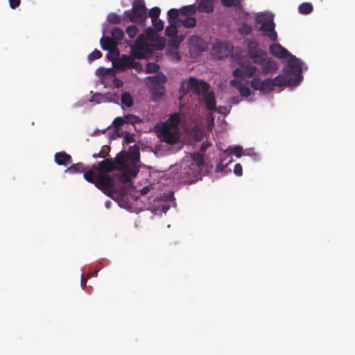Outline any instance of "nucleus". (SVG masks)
I'll return each instance as SVG.
<instances>
[{"label": "nucleus", "mask_w": 355, "mask_h": 355, "mask_svg": "<svg viewBox=\"0 0 355 355\" xmlns=\"http://www.w3.org/2000/svg\"><path fill=\"white\" fill-rule=\"evenodd\" d=\"M204 168L203 155L193 153L189 159L182 162L178 179L180 182L191 184L201 179V171Z\"/></svg>", "instance_id": "nucleus-1"}, {"label": "nucleus", "mask_w": 355, "mask_h": 355, "mask_svg": "<svg viewBox=\"0 0 355 355\" xmlns=\"http://www.w3.org/2000/svg\"><path fill=\"white\" fill-rule=\"evenodd\" d=\"M124 18L139 25H142L148 18L144 0H134L132 9L123 13Z\"/></svg>", "instance_id": "nucleus-2"}, {"label": "nucleus", "mask_w": 355, "mask_h": 355, "mask_svg": "<svg viewBox=\"0 0 355 355\" xmlns=\"http://www.w3.org/2000/svg\"><path fill=\"white\" fill-rule=\"evenodd\" d=\"M209 85L203 80H199L194 77H190L189 79L184 80L181 83L180 92L183 94L193 93L195 95L200 96L209 91Z\"/></svg>", "instance_id": "nucleus-3"}, {"label": "nucleus", "mask_w": 355, "mask_h": 355, "mask_svg": "<svg viewBox=\"0 0 355 355\" xmlns=\"http://www.w3.org/2000/svg\"><path fill=\"white\" fill-rule=\"evenodd\" d=\"M256 21L261 24L259 29L264 32V36L268 37L272 42L277 40V33L275 30V24L271 14H259L256 17Z\"/></svg>", "instance_id": "nucleus-4"}, {"label": "nucleus", "mask_w": 355, "mask_h": 355, "mask_svg": "<svg viewBox=\"0 0 355 355\" xmlns=\"http://www.w3.org/2000/svg\"><path fill=\"white\" fill-rule=\"evenodd\" d=\"M290 58L283 71L285 75L289 77L294 85H297L302 79L301 62L293 55Z\"/></svg>", "instance_id": "nucleus-5"}, {"label": "nucleus", "mask_w": 355, "mask_h": 355, "mask_svg": "<svg viewBox=\"0 0 355 355\" xmlns=\"http://www.w3.org/2000/svg\"><path fill=\"white\" fill-rule=\"evenodd\" d=\"M248 55L252 62L261 65L268 58L267 52L259 48V44L254 40L248 41L247 43Z\"/></svg>", "instance_id": "nucleus-6"}, {"label": "nucleus", "mask_w": 355, "mask_h": 355, "mask_svg": "<svg viewBox=\"0 0 355 355\" xmlns=\"http://www.w3.org/2000/svg\"><path fill=\"white\" fill-rule=\"evenodd\" d=\"M94 185L105 194L110 196V190L114 187L115 183L110 175L97 173Z\"/></svg>", "instance_id": "nucleus-7"}, {"label": "nucleus", "mask_w": 355, "mask_h": 355, "mask_svg": "<svg viewBox=\"0 0 355 355\" xmlns=\"http://www.w3.org/2000/svg\"><path fill=\"white\" fill-rule=\"evenodd\" d=\"M93 168L96 169L98 173L100 174H108V173L114 171L117 168L116 165L112 159H105L100 162L97 166L94 164Z\"/></svg>", "instance_id": "nucleus-8"}, {"label": "nucleus", "mask_w": 355, "mask_h": 355, "mask_svg": "<svg viewBox=\"0 0 355 355\" xmlns=\"http://www.w3.org/2000/svg\"><path fill=\"white\" fill-rule=\"evenodd\" d=\"M171 129L166 126L162 127L160 139L168 144H175L178 139L177 132Z\"/></svg>", "instance_id": "nucleus-9"}, {"label": "nucleus", "mask_w": 355, "mask_h": 355, "mask_svg": "<svg viewBox=\"0 0 355 355\" xmlns=\"http://www.w3.org/2000/svg\"><path fill=\"white\" fill-rule=\"evenodd\" d=\"M269 52L273 56L278 58L291 57L292 54L279 44H272L269 46Z\"/></svg>", "instance_id": "nucleus-10"}, {"label": "nucleus", "mask_w": 355, "mask_h": 355, "mask_svg": "<svg viewBox=\"0 0 355 355\" xmlns=\"http://www.w3.org/2000/svg\"><path fill=\"white\" fill-rule=\"evenodd\" d=\"M100 43L103 49L108 51L110 53H115L116 51L117 55H119L117 42L111 37L103 36L100 40Z\"/></svg>", "instance_id": "nucleus-11"}, {"label": "nucleus", "mask_w": 355, "mask_h": 355, "mask_svg": "<svg viewBox=\"0 0 355 355\" xmlns=\"http://www.w3.org/2000/svg\"><path fill=\"white\" fill-rule=\"evenodd\" d=\"M261 66V73L265 75L274 73L277 70V64L271 58H268Z\"/></svg>", "instance_id": "nucleus-12"}, {"label": "nucleus", "mask_w": 355, "mask_h": 355, "mask_svg": "<svg viewBox=\"0 0 355 355\" xmlns=\"http://www.w3.org/2000/svg\"><path fill=\"white\" fill-rule=\"evenodd\" d=\"M202 102L204 103L205 107L209 111H216V98L213 92H207L202 94Z\"/></svg>", "instance_id": "nucleus-13"}, {"label": "nucleus", "mask_w": 355, "mask_h": 355, "mask_svg": "<svg viewBox=\"0 0 355 355\" xmlns=\"http://www.w3.org/2000/svg\"><path fill=\"white\" fill-rule=\"evenodd\" d=\"M232 149H227L222 153L220 156V162L216 165L217 171H224L227 164L232 162Z\"/></svg>", "instance_id": "nucleus-14"}, {"label": "nucleus", "mask_w": 355, "mask_h": 355, "mask_svg": "<svg viewBox=\"0 0 355 355\" xmlns=\"http://www.w3.org/2000/svg\"><path fill=\"white\" fill-rule=\"evenodd\" d=\"M54 160L58 165L67 166L72 162V157L67 153L61 151L55 154Z\"/></svg>", "instance_id": "nucleus-15"}, {"label": "nucleus", "mask_w": 355, "mask_h": 355, "mask_svg": "<svg viewBox=\"0 0 355 355\" xmlns=\"http://www.w3.org/2000/svg\"><path fill=\"white\" fill-rule=\"evenodd\" d=\"M132 57L123 55L120 58H119L117 60H116L114 62H113L114 67L116 69L123 70L126 68H129L130 62L132 61Z\"/></svg>", "instance_id": "nucleus-16"}, {"label": "nucleus", "mask_w": 355, "mask_h": 355, "mask_svg": "<svg viewBox=\"0 0 355 355\" xmlns=\"http://www.w3.org/2000/svg\"><path fill=\"white\" fill-rule=\"evenodd\" d=\"M180 123V116L178 112L171 114L168 119L165 123L162 124V126H166L169 128L176 129Z\"/></svg>", "instance_id": "nucleus-17"}, {"label": "nucleus", "mask_w": 355, "mask_h": 355, "mask_svg": "<svg viewBox=\"0 0 355 355\" xmlns=\"http://www.w3.org/2000/svg\"><path fill=\"white\" fill-rule=\"evenodd\" d=\"M196 8L200 12L211 13L214 10V3L211 0H201Z\"/></svg>", "instance_id": "nucleus-18"}, {"label": "nucleus", "mask_w": 355, "mask_h": 355, "mask_svg": "<svg viewBox=\"0 0 355 355\" xmlns=\"http://www.w3.org/2000/svg\"><path fill=\"white\" fill-rule=\"evenodd\" d=\"M273 86L282 87L284 85H295L286 75H279L272 79Z\"/></svg>", "instance_id": "nucleus-19"}, {"label": "nucleus", "mask_w": 355, "mask_h": 355, "mask_svg": "<svg viewBox=\"0 0 355 355\" xmlns=\"http://www.w3.org/2000/svg\"><path fill=\"white\" fill-rule=\"evenodd\" d=\"M85 166L83 164L78 162L76 164H73L70 166L67 167L64 172L66 173L75 174V173H81L85 172Z\"/></svg>", "instance_id": "nucleus-20"}, {"label": "nucleus", "mask_w": 355, "mask_h": 355, "mask_svg": "<svg viewBox=\"0 0 355 355\" xmlns=\"http://www.w3.org/2000/svg\"><path fill=\"white\" fill-rule=\"evenodd\" d=\"M180 14L186 17H191L197 12V8L195 4L184 6L180 9Z\"/></svg>", "instance_id": "nucleus-21"}, {"label": "nucleus", "mask_w": 355, "mask_h": 355, "mask_svg": "<svg viewBox=\"0 0 355 355\" xmlns=\"http://www.w3.org/2000/svg\"><path fill=\"white\" fill-rule=\"evenodd\" d=\"M181 24L187 28H191L196 26L197 20L194 17H186L185 18H180L179 19Z\"/></svg>", "instance_id": "nucleus-22"}, {"label": "nucleus", "mask_w": 355, "mask_h": 355, "mask_svg": "<svg viewBox=\"0 0 355 355\" xmlns=\"http://www.w3.org/2000/svg\"><path fill=\"white\" fill-rule=\"evenodd\" d=\"M97 171L96 169H94L93 168V166L90 169L86 170L85 168L84 173V178L89 182L95 184L96 180V174H95V172Z\"/></svg>", "instance_id": "nucleus-23"}, {"label": "nucleus", "mask_w": 355, "mask_h": 355, "mask_svg": "<svg viewBox=\"0 0 355 355\" xmlns=\"http://www.w3.org/2000/svg\"><path fill=\"white\" fill-rule=\"evenodd\" d=\"M112 38L116 41L117 44L123 40L124 37V32L122 29L119 27L114 28L111 32Z\"/></svg>", "instance_id": "nucleus-24"}, {"label": "nucleus", "mask_w": 355, "mask_h": 355, "mask_svg": "<svg viewBox=\"0 0 355 355\" xmlns=\"http://www.w3.org/2000/svg\"><path fill=\"white\" fill-rule=\"evenodd\" d=\"M221 4L227 8L235 7L237 8H242V3L241 0H220Z\"/></svg>", "instance_id": "nucleus-25"}, {"label": "nucleus", "mask_w": 355, "mask_h": 355, "mask_svg": "<svg viewBox=\"0 0 355 355\" xmlns=\"http://www.w3.org/2000/svg\"><path fill=\"white\" fill-rule=\"evenodd\" d=\"M313 7L310 3H302L298 7V11L302 15H309L312 12Z\"/></svg>", "instance_id": "nucleus-26"}, {"label": "nucleus", "mask_w": 355, "mask_h": 355, "mask_svg": "<svg viewBox=\"0 0 355 355\" xmlns=\"http://www.w3.org/2000/svg\"><path fill=\"white\" fill-rule=\"evenodd\" d=\"M122 105L127 107H130L133 105V101L131 95L128 92H124L121 94V98Z\"/></svg>", "instance_id": "nucleus-27"}, {"label": "nucleus", "mask_w": 355, "mask_h": 355, "mask_svg": "<svg viewBox=\"0 0 355 355\" xmlns=\"http://www.w3.org/2000/svg\"><path fill=\"white\" fill-rule=\"evenodd\" d=\"M135 47L139 50H146L147 44L143 35H139L135 40Z\"/></svg>", "instance_id": "nucleus-28"}, {"label": "nucleus", "mask_w": 355, "mask_h": 355, "mask_svg": "<svg viewBox=\"0 0 355 355\" xmlns=\"http://www.w3.org/2000/svg\"><path fill=\"white\" fill-rule=\"evenodd\" d=\"M243 71L245 76L251 78L256 73L257 67L252 64H248L243 67Z\"/></svg>", "instance_id": "nucleus-29"}, {"label": "nucleus", "mask_w": 355, "mask_h": 355, "mask_svg": "<svg viewBox=\"0 0 355 355\" xmlns=\"http://www.w3.org/2000/svg\"><path fill=\"white\" fill-rule=\"evenodd\" d=\"M139 32V29L135 24L130 25L126 27L125 33L130 39H133Z\"/></svg>", "instance_id": "nucleus-30"}, {"label": "nucleus", "mask_w": 355, "mask_h": 355, "mask_svg": "<svg viewBox=\"0 0 355 355\" xmlns=\"http://www.w3.org/2000/svg\"><path fill=\"white\" fill-rule=\"evenodd\" d=\"M125 118V123H130V124H132V125H135V124H137V123H139L141 122V119L136 116V115H134V114H127L124 116Z\"/></svg>", "instance_id": "nucleus-31"}, {"label": "nucleus", "mask_w": 355, "mask_h": 355, "mask_svg": "<svg viewBox=\"0 0 355 355\" xmlns=\"http://www.w3.org/2000/svg\"><path fill=\"white\" fill-rule=\"evenodd\" d=\"M178 33V28L175 24H170L165 29V34L168 37H174Z\"/></svg>", "instance_id": "nucleus-32"}, {"label": "nucleus", "mask_w": 355, "mask_h": 355, "mask_svg": "<svg viewBox=\"0 0 355 355\" xmlns=\"http://www.w3.org/2000/svg\"><path fill=\"white\" fill-rule=\"evenodd\" d=\"M252 31V26L247 24V23H243L241 24L239 31L241 35H249L251 33Z\"/></svg>", "instance_id": "nucleus-33"}, {"label": "nucleus", "mask_w": 355, "mask_h": 355, "mask_svg": "<svg viewBox=\"0 0 355 355\" xmlns=\"http://www.w3.org/2000/svg\"><path fill=\"white\" fill-rule=\"evenodd\" d=\"M161 10L158 7H153L149 10L148 15L152 19V22H155L157 19H159V16L160 15Z\"/></svg>", "instance_id": "nucleus-34"}, {"label": "nucleus", "mask_w": 355, "mask_h": 355, "mask_svg": "<svg viewBox=\"0 0 355 355\" xmlns=\"http://www.w3.org/2000/svg\"><path fill=\"white\" fill-rule=\"evenodd\" d=\"M274 86L272 79L267 78L263 80V90L261 92H271L273 90Z\"/></svg>", "instance_id": "nucleus-35"}, {"label": "nucleus", "mask_w": 355, "mask_h": 355, "mask_svg": "<svg viewBox=\"0 0 355 355\" xmlns=\"http://www.w3.org/2000/svg\"><path fill=\"white\" fill-rule=\"evenodd\" d=\"M251 87L255 90H263V80L259 78H253L251 80Z\"/></svg>", "instance_id": "nucleus-36"}, {"label": "nucleus", "mask_w": 355, "mask_h": 355, "mask_svg": "<svg viewBox=\"0 0 355 355\" xmlns=\"http://www.w3.org/2000/svg\"><path fill=\"white\" fill-rule=\"evenodd\" d=\"M159 67L157 64L155 62H149L147 64L146 67V73H156L159 71Z\"/></svg>", "instance_id": "nucleus-37"}, {"label": "nucleus", "mask_w": 355, "mask_h": 355, "mask_svg": "<svg viewBox=\"0 0 355 355\" xmlns=\"http://www.w3.org/2000/svg\"><path fill=\"white\" fill-rule=\"evenodd\" d=\"M107 21L110 23L118 24L121 23V18L119 15L116 13H111L107 17Z\"/></svg>", "instance_id": "nucleus-38"}, {"label": "nucleus", "mask_w": 355, "mask_h": 355, "mask_svg": "<svg viewBox=\"0 0 355 355\" xmlns=\"http://www.w3.org/2000/svg\"><path fill=\"white\" fill-rule=\"evenodd\" d=\"M125 123V118L119 116L114 119L112 125L115 129H119Z\"/></svg>", "instance_id": "nucleus-39"}, {"label": "nucleus", "mask_w": 355, "mask_h": 355, "mask_svg": "<svg viewBox=\"0 0 355 355\" xmlns=\"http://www.w3.org/2000/svg\"><path fill=\"white\" fill-rule=\"evenodd\" d=\"M238 90L239 91L241 96L243 97H248L251 94V92L249 87L244 85H243L240 88H239Z\"/></svg>", "instance_id": "nucleus-40"}, {"label": "nucleus", "mask_w": 355, "mask_h": 355, "mask_svg": "<svg viewBox=\"0 0 355 355\" xmlns=\"http://www.w3.org/2000/svg\"><path fill=\"white\" fill-rule=\"evenodd\" d=\"M115 163V164H118L119 166H123L125 162V158L123 155L121 153H119L115 157L114 159L113 160Z\"/></svg>", "instance_id": "nucleus-41"}, {"label": "nucleus", "mask_w": 355, "mask_h": 355, "mask_svg": "<svg viewBox=\"0 0 355 355\" xmlns=\"http://www.w3.org/2000/svg\"><path fill=\"white\" fill-rule=\"evenodd\" d=\"M180 14V10L171 8L168 11V17L171 19H176Z\"/></svg>", "instance_id": "nucleus-42"}, {"label": "nucleus", "mask_w": 355, "mask_h": 355, "mask_svg": "<svg viewBox=\"0 0 355 355\" xmlns=\"http://www.w3.org/2000/svg\"><path fill=\"white\" fill-rule=\"evenodd\" d=\"M102 57V53L99 50H94L92 53H91L88 57V59L90 62L99 59Z\"/></svg>", "instance_id": "nucleus-43"}, {"label": "nucleus", "mask_w": 355, "mask_h": 355, "mask_svg": "<svg viewBox=\"0 0 355 355\" xmlns=\"http://www.w3.org/2000/svg\"><path fill=\"white\" fill-rule=\"evenodd\" d=\"M129 68L135 69L137 71L140 72L142 70V65L139 62L135 61L132 58Z\"/></svg>", "instance_id": "nucleus-44"}, {"label": "nucleus", "mask_w": 355, "mask_h": 355, "mask_svg": "<svg viewBox=\"0 0 355 355\" xmlns=\"http://www.w3.org/2000/svg\"><path fill=\"white\" fill-rule=\"evenodd\" d=\"M153 27L157 31H161L164 29V22L159 19H157L155 22H152Z\"/></svg>", "instance_id": "nucleus-45"}, {"label": "nucleus", "mask_w": 355, "mask_h": 355, "mask_svg": "<svg viewBox=\"0 0 355 355\" xmlns=\"http://www.w3.org/2000/svg\"><path fill=\"white\" fill-rule=\"evenodd\" d=\"M216 49H219L220 51H223V50L225 51L223 54H218L217 55V58L218 59H222L223 58L227 57L228 53H229V50L227 46L220 44L218 47H216Z\"/></svg>", "instance_id": "nucleus-46"}, {"label": "nucleus", "mask_w": 355, "mask_h": 355, "mask_svg": "<svg viewBox=\"0 0 355 355\" xmlns=\"http://www.w3.org/2000/svg\"><path fill=\"white\" fill-rule=\"evenodd\" d=\"M232 74L235 78H238L240 79H243L245 77L243 69L240 68H236L235 69H234L232 71Z\"/></svg>", "instance_id": "nucleus-47"}, {"label": "nucleus", "mask_w": 355, "mask_h": 355, "mask_svg": "<svg viewBox=\"0 0 355 355\" xmlns=\"http://www.w3.org/2000/svg\"><path fill=\"white\" fill-rule=\"evenodd\" d=\"M144 50H139L138 49L132 47V51L134 57L137 59H141L144 58V53H142Z\"/></svg>", "instance_id": "nucleus-48"}, {"label": "nucleus", "mask_w": 355, "mask_h": 355, "mask_svg": "<svg viewBox=\"0 0 355 355\" xmlns=\"http://www.w3.org/2000/svg\"><path fill=\"white\" fill-rule=\"evenodd\" d=\"M234 173L238 176H241L243 174V167L240 164H236L234 168Z\"/></svg>", "instance_id": "nucleus-49"}, {"label": "nucleus", "mask_w": 355, "mask_h": 355, "mask_svg": "<svg viewBox=\"0 0 355 355\" xmlns=\"http://www.w3.org/2000/svg\"><path fill=\"white\" fill-rule=\"evenodd\" d=\"M232 153H234V155L237 157H240L242 156V153H243V148L241 146H236L234 148V149L232 150Z\"/></svg>", "instance_id": "nucleus-50"}, {"label": "nucleus", "mask_w": 355, "mask_h": 355, "mask_svg": "<svg viewBox=\"0 0 355 355\" xmlns=\"http://www.w3.org/2000/svg\"><path fill=\"white\" fill-rule=\"evenodd\" d=\"M8 1L12 9H16L21 3V0H8Z\"/></svg>", "instance_id": "nucleus-51"}, {"label": "nucleus", "mask_w": 355, "mask_h": 355, "mask_svg": "<svg viewBox=\"0 0 355 355\" xmlns=\"http://www.w3.org/2000/svg\"><path fill=\"white\" fill-rule=\"evenodd\" d=\"M124 141L128 144L135 141V137L132 134H126L124 137Z\"/></svg>", "instance_id": "nucleus-52"}, {"label": "nucleus", "mask_w": 355, "mask_h": 355, "mask_svg": "<svg viewBox=\"0 0 355 355\" xmlns=\"http://www.w3.org/2000/svg\"><path fill=\"white\" fill-rule=\"evenodd\" d=\"M230 85L239 89V88H240L243 84L239 80L234 78L230 80Z\"/></svg>", "instance_id": "nucleus-53"}, {"label": "nucleus", "mask_w": 355, "mask_h": 355, "mask_svg": "<svg viewBox=\"0 0 355 355\" xmlns=\"http://www.w3.org/2000/svg\"><path fill=\"white\" fill-rule=\"evenodd\" d=\"M148 37L151 40H154L155 37H157V35L153 31V30H148L147 32Z\"/></svg>", "instance_id": "nucleus-54"}, {"label": "nucleus", "mask_w": 355, "mask_h": 355, "mask_svg": "<svg viewBox=\"0 0 355 355\" xmlns=\"http://www.w3.org/2000/svg\"><path fill=\"white\" fill-rule=\"evenodd\" d=\"M211 146V144L208 141L203 142L200 148V150L201 152L205 151L209 146Z\"/></svg>", "instance_id": "nucleus-55"}, {"label": "nucleus", "mask_w": 355, "mask_h": 355, "mask_svg": "<svg viewBox=\"0 0 355 355\" xmlns=\"http://www.w3.org/2000/svg\"><path fill=\"white\" fill-rule=\"evenodd\" d=\"M164 45H165V43H164V41L162 40V39H158L157 40V49L158 50H162L164 49Z\"/></svg>", "instance_id": "nucleus-56"}, {"label": "nucleus", "mask_w": 355, "mask_h": 355, "mask_svg": "<svg viewBox=\"0 0 355 355\" xmlns=\"http://www.w3.org/2000/svg\"><path fill=\"white\" fill-rule=\"evenodd\" d=\"M110 150V148L109 146H104L100 152L101 153L102 155H105V157L109 154Z\"/></svg>", "instance_id": "nucleus-57"}, {"label": "nucleus", "mask_w": 355, "mask_h": 355, "mask_svg": "<svg viewBox=\"0 0 355 355\" xmlns=\"http://www.w3.org/2000/svg\"><path fill=\"white\" fill-rule=\"evenodd\" d=\"M92 157L94 158V159H97V158H104L105 157V155H102L101 152L98 153H94L93 154Z\"/></svg>", "instance_id": "nucleus-58"}, {"label": "nucleus", "mask_w": 355, "mask_h": 355, "mask_svg": "<svg viewBox=\"0 0 355 355\" xmlns=\"http://www.w3.org/2000/svg\"><path fill=\"white\" fill-rule=\"evenodd\" d=\"M146 191H147V188L144 187V188L142 189V193H146Z\"/></svg>", "instance_id": "nucleus-59"}, {"label": "nucleus", "mask_w": 355, "mask_h": 355, "mask_svg": "<svg viewBox=\"0 0 355 355\" xmlns=\"http://www.w3.org/2000/svg\"><path fill=\"white\" fill-rule=\"evenodd\" d=\"M97 273H98V272H94L92 275L94 276V277H96L97 276Z\"/></svg>", "instance_id": "nucleus-60"}]
</instances>
